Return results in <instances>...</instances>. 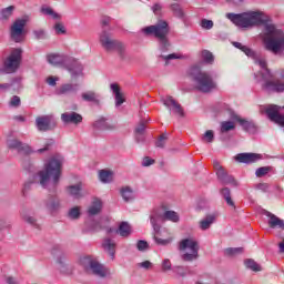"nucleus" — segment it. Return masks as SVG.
Instances as JSON below:
<instances>
[{"label": "nucleus", "mask_w": 284, "mask_h": 284, "mask_svg": "<svg viewBox=\"0 0 284 284\" xmlns=\"http://www.w3.org/2000/svg\"><path fill=\"white\" fill-rule=\"evenodd\" d=\"M9 150H17L20 154H32V148L28 144L21 143L17 139L7 140Z\"/></svg>", "instance_id": "f3484780"}, {"label": "nucleus", "mask_w": 284, "mask_h": 284, "mask_svg": "<svg viewBox=\"0 0 284 284\" xmlns=\"http://www.w3.org/2000/svg\"><path fill=\"white\" fill-rule=\"evenodd\" d=\"M266 216H268V225L270 227H280L281 230H284V221L278 219V216L272 214L271 212H266Z\"/></svg>", "instance_id": "c756f323"}, {"label": "nucleus", "mask_w": 284, "mask_h": 284, "mask_svg": "<svg viewBox=\"0 0 284 284\" xmlns=\"http://www.w3.org/2000/svg\"><path fill=\"white\" fill-rule=\"evenodd\" d=\"M180 250L183 252V261H195L199 258V242L194 237H187L180 242Z\"/></svg>", "instance_id": "1a4fd4ad"}, {"label": "nucleus", "mask_w": 284, "mask_h": 284, "mask_svg": "<svg viewBox=\"0 0 284 284\" xmlns=\"http://www.w3.org/2000/svg\"><path fill=\"white\" fill-rule=\"evenodd\" d=\"M161 101L165 108L170 111L171 114H175L176 116H185L183 112V108L174 100V98L166 95L161 98Z\"/></svg>", "instance_id": "4468645a"}, {"label": "nucleus", "mask_w": 284, "mask_h": 284, "mask_svg": "<svg viewBox=\"0 0 284 284\" xmlns=\"http://www.w3.org/2000/svg\"><path fill=\"white\" fill-rule=\"evenodd\" d=\"M181 219L179 217V213L175 211H165L163 212V209H155L150 214V223L155 230V232H159V225L163 223V221H171V223H179Z\"/></svg>", "instance_id": "423d86ee"}, {"label": "nucleus", "mask_w": 284, "mask_h": 284, "mask_svg": "<svg viewBox=\"0 0 284 284\" xmlns=\"http://www.w3.org/2000/svg\"><path fill=\"white\" fill-rule=\"evenodd\" d=\"M103 210V202L99 199H94L88 209L89 216H97Z\"/></svg>", "instance_id": "c85d7f7f"}, {"label": "nucleus", "mask_w": 284, "mask_h": 284, "mask_svg": "<svg viewBox=\"0 0 284 284\" xmlns=\"http://www.w3.org/2000/svg\"><path fill=\"white\" fill-rule=\"evenodd\" d=\"M36 128L39 132H48L52 130V115H42L36 119Z\"/></svg>", "instance_id": "6ab92c4d"}, {"label": "nucleus", "mask_w": 284, "mask_h": 284, "mask_svg": "<svg viewBox=\"0 0 284 284\" xmlns=\"http://www.w3.org/2000/svg\"><path fill=\"white\" fill-rule=\"evenodd\" d=\"M150 248V244L144 241V240H140L136 243V250H139V252H145Z\"/></svg>", "instance_id": "3c124183"}, {"label": "nucleus", "mask_w": 284, "mask_h": 284, "mask_svg": "<svg viewBox=\"0 0 284 284\" xmlns=\"http://www.w3.org/2000/svg\"><path fill=\"white\" fill-rule=\"evenodd\" d=\"M63 163L65 159L61 153L53 154L43 163V169L39 170L36 174L32 175V179L24 182L22 186V194L26 196L32 185L37 184L42 190H51V187H57L59 181H61V172L63 170Z\"/></svg>", "instance_id": "f03ea898"}, {"label": "nucleus", "mask_w": 284, "mask_h": 284, "mask_svg": "<svg viewBox=\"0 0 284 284\" xmlns=\"http://www.w3.org/2000/svg\"><path fill=\"white\" fill-rule=\"evenodd\" d=\"M105 220H100L99 222H93L90 224V232H99V230H103V226H101V223H103Z\"/></svg>", "instance_id": "4d7b16f0"}, {"label": "nucleus", "mask_w": 284, "mask_h": 284, "mask_svg": "<svg viewBox=\"0 0 284 284\" xmlns=\"http://www.w3.org/2000/svg\"><path fill=\"white\" fill-rule=\"evenodd\" d=\"M161 10H163V6L161 3H155L152 7V12H154V14H161Z\"/></svg>", "instance_id": "69168bd1"}, {"label": "nucleus", "mask_w": 284, "mask_h": 284, "mask_svg": "<svg viewBox=\"0 0 284 284\" xmlns=\"http://www.w3.org/2000/svg\"><path fill=\"white\" fill-rule=\"evenodd\" d=\"M81 99L85 101V103H95V105L101 103V95L92 90L82 92Z\"/></svg>", "instance_id": "b1692460"}, {"label": "nucleus", "mask_w": 284, "mask_h": 284, "mask_svg": "<svg viewBox=\"0 0 284 284\" xmlns=\"http://www.w3.org/2000/svg\"><path fill=\"white\" fill-rule=\"evenodd\" d=\"M172 272L175 274V278H185L190 275V268L186 266H173Z\"/></svg>", "instance_id": "72a5a7b5"}, {"label": "nucleus", "mask_w": 284, "mask_h": 284, "mask_svg": "<svg viewBox=\"0 0 284 284\" xmlns=\"http://www.w3.org/2000/svg\"><path fill=\"white\" fill-rule=\"evenodd\" d=\"M282 106L276 104H266L260 106L261 114H266L267 119L276 125L284 128V114H281Z\"/></svg>", "instance_id": "9b49d317"}, {"label": "nucleus", "mask_w": 284, "mask_h": 284, "mask_svg": "<svg viewBox=\"0 0 284 284\" xmlns=\"http://www.w3.org/2000/svg\"><path fill=\"white\" fill-rule=\"evenodd\" d=\"M65 261H68V258L65 257V254L61 253L57 257L58 270L63 271V268L65 267Z\"/></svg>", "instance_id": "de8ad7c7"}, {"label": "nucleus", "mask_w": 284, "mask_h": 284, "mask_svg": "<svg viewBox=\"0 0 284 284\" xmlns=\"http://www.w3.org/2000/svg\"><path fill=\"white\" fill-rule=\"evenodd\" d=\"M143 132H145V124L140 123L135 129V134H143Z\"/></svg>", "instance_id": "774afa93"}, {"label": "nucleus", "mask_w": 284, "mask_h": 284, "mask_svg": "<svg viewBox=\"0 0 284 284\" xmlns=\"http://www.w3.org/2000/svg\"><path fill=\"white\" fill-rule=\"evenodd\" d=\"M104 252H108L111 261H114L116 254V243L111 239H104L102 242Z\"/></svg>", "instance_id": "a878e982"}, {"label": "nucleus", "mask_w": 284, "mask_h": 284, "mask_svg": "<svg viewBox=\"0 0 284 284\" xmlns=\"http://www.w3.org/2000/svg\"><path fill=\"white\" fill-rule=\"evenodd\" d=\"M28 23V19L21 18L17 19L10 28V34L12 41L16 43H21L23 41V32L26 30V24Z\"/></svg>", "instance_id": "f8f14e48"}, {"label": "nucleus", "mask_w": 284, "mask_h": 284, "mask_svg": "<svg viewBox=\"0 0 284 284\" xmlns=\"http://www.w3.org/2000/svg\"><path fill=\"white\" fill-rule=\"evenodd\" d=\"M44 207L50 214H55V212L61 210V200L57 196H50L44 201Z\"/></svg>", "instance_id": "412c9836"}, {"label": "nucleus", "mask_w": 284, "mask_h": 284, "mask_svg": "<svg viewBox=\"0 0 284 284\" xmlns=\"http://www.w3.org/2000/svg\"><path fill=\"white\" fill-rule=\"evenodd\" d=\"M12 12H14V7L13 6H10L8 8L2 9L0 11L1 21H8V19L12 17Z\"/></svg>", "instance_id": "79ce46f5"}, {"label": "nucleus", "mask_w": 284, "mask_h": 284, "mask_svg": "<svg viewBox=\"0 0 284 284\" xmlns=\"http://www.w3.org/2000/svg\"><path fill=\"white\" fill-rule=\"evenodd\" d=\"M70 92H77V84L67 83L58 90V94H70Z\"/></svg>", "instance_id": "a19ab883"}, {"label": "nucleus", "mask_w": 284, "mask_h": 284, "mask_svg": "<svg viewBox=\"0 0 284 284\" xmlns=\"http://www.w3.org/2000/svg\"><path fill=\"white\" fill-rule=\"evenodd\" d=\"M95 130H105V119L101 118L93 123Z\"/></svg>", "instance_id": "052dcab7"}, {"label": "nucleus", "mask_w": 284, "mask_h": 284, "mask_svg": "<svg viewBox=\"0 0 284 284\" xmlns=\"http://www.w3.org/2000/svg\"><path fill=\"white\" fill-rule=\"evenodd\" d=\"M225 18L240 30H252L263 26L260 33L264 50L271 52L274 57H283L284 54V31L270 22V16L262 10H246L241 13L229 12Z\"/></svg>", "instance_id": "f257e3e1"}, {"label": "nucleus", "mask_w": 284, "mask_h": 284, "mask_svg": "<svg viewBox=\"0 0 284 284\" xmlns=\"http://www.w3.org/2000/svg\"><path fill=\"white\" fill-rule=\"evenodd\" d=\"M200 26L203 30H212V28H214V21L209 19H202Z\"/></svg>", "instance_id": "8fccbe9b"}, {"label": "nucleus", "mask_w": 284, "mask_h": 284, "mask_svg": "<svg viewBox=\"0 0 284 284\" xmlns=\"http://www.w3.org/2000/svg\"><path fill=\"white\" fill-rule=\"evenodd\" d=\"M256 190H260L261 192H267L270 190V184L267 183H258L256 184Z\"/></svg>", "instance_id": "e2e57ef3"}, {"label": "nucleus", "mask_w": 284, "mask_h": 284, "mask_svg": "<svg viewBox=\"0 0 284 284\" xmlns=\"http://www.w3.org/2000/svg\"><path fill=\"white\" fill-rule=\"evenodd\" d=\"M61 121L64 123H73L74 125H79V123L83 121V116L77 112H65L61 114Z\"/></svg>", "instance_id": "5701e85b"}, {"label": "nucleus", "mask_w": 284, "mask_h": 284, "mask_svg": "<svg viewBox=\"0 0 284 284\" xmlns=\"http://www.w3.org/2000/svg\"><path fill=\"white\" fill-rule=\"evenodd\" d=\"M22 54L23 50L20 48L12 49L9 57L4 60L3 69L0 70V72H3L4 74H13V72H17L19 65H21Z\"/></svg>", "instance_id": "9d476101"}, {"label": "nucleus", "mask_w": 284, "mask_h": 284, "mask_svg": "<svg viewBox=\"0 0 284 284\" xmlns=\"http://www.w3.org/2000/svg\"><path fill=\"white\" fill-rule=\"evenodd\" d=\"M80 264L87 272L94 274V276H99V278H105V276L110 274V270L90 256L81 257Z\"/></svg>", "instance_id": "0eeeda50"}, {"label": "nucleus", "mask_w": 284, "mask_h": 284, "mask_svg": "<svg viewBox=\"0 0 284 284\" xmlns=\"http://www.w3.org/2000/svg\"><path fill=\"white\" fill-rule=\"evenodd\" d=\"M136 267H139L140 270H152L154 267V264L150 261H144L138 263Z\"/></svg>", "instance_id": "864d4df0"}, {"label": "nucleus", "mask_w": 284, "mask_h": 284, "mask_svg": "<svg viewBox=\"0 0 284 284\" xmlns=\"http://www.w3.org/2000/svg\"><path fill=\"white\" fill-rule=\"evenodd\" d=\"M98 179L100 183L108 185L114 181V171L110 169H102L98 172Z\"/></svg>", "instance_id": "393cba45"}, {"label": "nucleus", "mask_w": 284, "mask_h": 284, "mask_svg": "<svg viewBox=\"0 0 284 284\" xmlns=\"http://www.w3.org/2000/svg\"><path fill=\"white\" fill-rule=\"evenodd\" d=\"M243 252L242 247H231L225 250V254L227 256H236V254H241Z\"/></svg>", "instance_id": "5fc2aeb1"}, {"label": "nucleus", "mask_w": 284, "mask_h": 284, "mask_svg": "<svg viewBox=\"0 0 284 284\" xmlns=\"http://www.w3.org/2000/svg\"><path fill=\"white\" fill-rule=\"evenodd\" d=\"M235 125L234 122L232 121H224L221 123V132L225 133V132H230L232 130H234Z\"/></svg>", "instance_id": "a18cd8bd"}, {"label": "nucleus", "mask_w": 284, "mask_h": 284, "mask_svg": "<svg viewBox=\"0 0 284 284\" xmlns=\"http://www.w3.org/2000/svg\"><path fill=\"white\" fill-rule=\"evenodd\" d=\"M215 169H216V174L217 179L224 184L229 185L230 183H234V178L231 175L225 174V170L221 168L219 162H214Z\"/></svg>", "instance_id": "bb28decb"}, {"label": "nucleus", "mask_w": 284, "mask_h": 284, "mask_svg": "<svg viewBox=\"0 0 284 284\" xmlns=\"http://www.w3.org/2000/svg\"><path fill=\"white\" fill-rule=\"evenodd\" d=\"M143 168H150V165H154V160L151 158H144L142 161Z\"/></svg>", "instance_id": "0e129e2a"}, {"label": "nucleus", "mask_w": 284, "mask_h": 284, "mask_svg": "<svg viewBox=\"0 0 284 284\" xmlns=\"http://www.w3.org/2000/svg\"><path fill=\"white\" fill-rule=\"evenodd\" d=\"M120 194H121L123 201H125V203H130V201H134V199H135L134 190L130 186H123L120 190Z\"/></svg>", "instance_id": "2f4dec72"}, {"label": "nucleus", "mask_w": 284, "mask_h": 284, "mask_svg": "<svg viewBox=\"0 0 284 284\" xmlns=\"http://www.w3.org/2000/svg\"><path fill=\"white\" fill-rule=\"evenodd\" d=\"M55 34H65V26L61 22H57L53 27Z\"/></svg>", "instance_id": "13d9d810"}, {"label": "nucleus", "mask_w": 284, "mask_h": 284, "mask_svg": "<svg viewBox=\"0 0 284 284\" xmlns=\"http://www.w3.org/2000/svg\"><path fill=\"white\" fill-rule=\"evenodd\" d=\"M70 60L65 70L70 72L71 77H83V64L72 57H70Z\"/></svg>", "instance_id": "a211bd4d"}, {"label": "nucleus", "mask_w": 284, "mask_h": 284, "mask_svg": "<svg viewBox=\"0 0 284 284\" xmlns=\"http://www.w3.org/2000/svg\"><path fill=\"white\" fill-rule=\"evenodd\" d=\"M41 12L42 14H44L45 17H50L51 19H53L54 21H59V19H61V14L57 13L52 8L50 7H42L41 8Z\"/></svg>", "instance_id": "58836bf2"}, {"label": "nucleus", "mask_w": 284, "mask_h": 284, "mask_svg": "<svg viewBox=\"0 0 284 284\" xmlns=\"http://www.w3.org/2000/svg\"><path fill=\"white\" fill-rule=\"evenodd\" d=\"M162 272H170L172 271L174 267H172V262L170 261V258H164L162 261Z\"/></svg>", "instance_id": "603ef678"}, {"label": "nucleus", "mask_w": 284, "mask_h": 284, "mask_svg": "<svg viewBox=\"0 0 284 284\" xmlns=\"http://www.w3.org/2000/svg\"><path fill=\"white\" fill-rule=\"evenodd\" d=\"M272 170V168L270 166H262V168H258L256 171H255V175L261 179L263 176H265L266 174H270V171Z\"/></svg>", "instance_id": "09e8293b"}, {"label": "nucleus", "mask_w": 284, "mask_h": 284, "mask_svg": "<svg viewBox=\"0 0 284 284\" xmlns=\"http://www.w3.org/2000/svg\"><path fill=\"white\" fill-rule=\"evenodd\" d=\"M116 232L122 239H128L132 234V226L128 222H121Z\"/></svg>", "instance_id": "7c9ffc66"}, {"label": "nucleus", "mask_w": 284, "mask_h": 284, "mask_svg": "<svg viewBox=\"0 0 284 284\" xmlns=\"http://www.w3.org/2000/svg\"><path fill=\"white\" fill-rule=\"evenodd\" d=\"M67 216L71 221H78V219H81V206H73L69 209Z\"/></svg>", "instance_id": "4c0bfd02"}, {"label": "nucleus", "mask_w": 284, "mask_h": 284, "mask_svg": "<svg viewBox=\"0 0 284 284\" xmlns=\"http://www.w3.org/2000/svg\"><path fill=\"white\" fill-rule=\"evenodd\" d=\"M170 10L173 13V17H176V19H181V21H185V11H183V8L179 3H172L170 6Z\"/></svg>", "instance_id": "473e14b6"}, {"label": "nucleus", "mask_w": 284, "mask_h": 284, "mask_svg": "<svg viewBox=\"0 0 284 284\" xmlns=\"http://www.w3.org/2000/svg\"><path fill=\"white\" fill-rule=\"evenodd\" d=\"M162 59L168 63V61H172V59H185V55L181 53H171L169 55H162Z\"/></svg>", "instance_id": "6e6d98bb"}, {"label": "nucleus", "mask_w": 284, "mask_h": 284, "mask_svg": "<svg viewBox=\"0 0 284 284\" xmlns=\"http://www.w3.org/2000/svg\"><path fill=\"white\" fill-rule=\"evenodd\" d=\"M168 141V136L162 135L160 139L155 142L156 148H165V143Z\"/></svg>", "instance_id": "680f3d73"}, {"label": "nucleus", "mask_w": 284, "mask_h": 284, "mask_svg": "<svg viewBox=\"0 0 284 284\" xmlns=\"http://www.w3.org/2000/svg\"><path fill=\"white\" fill-rule=\"evenodd\" d=\"M99 41L103 50L106 52H123V50H125V44L112 38V33H110V31L103 30L99 34Z\"/></svg>", "instance_id": "6e6552de"}, {"label": "nucleus", "mask_w": 284, "mask_h": 284, "mask_svg": "<svg viewBox=\"0 0 284 284\" xmlns=\"http://www.w3.org/2000/svg\"><path fill=\"white\" fill-rule=\"evenodd\" d=\"M202 141L203 143H213L214 142V131L207 130L205 133L202 135Z\"/></svg>", "instance_id": "49530a36"}, {"label": "nucleus", "mask_w": 284, "mask_h": 284, "mask_svg": "<svg viewBox=\"0 0 284 284\" xmlns=\"http://www.w3.org/2000/svg\"><path fill=\"white\" fill-rule=\"evenodd\" d=\"M214 221H216V216H214V215H209V216L204 217L200 222V229L203 230V231L210 230V227L212 226Z\"/></svg>", "instance_id": "e433bc0d"}, {"label": "nucleus", "mask_w": 284, "mask_h": 284, "mask_svg": "<svg viewBox=\"0 0 284 284\" xmlns=\"http://www.w3.org/2000/svg\"><path fill=\"white\" fill-rule=\"evenodd\" d=\"M237 122L245 132H254V130H256V125L247 119L240 118Z\"/></svg>", "instance_id": "f704fd0d"}, {"label": "nucleus", "mask_w": 284, "mask_h": 284, "mask_svg": "<svg viewBox=\"0 0 284 284\" xmlns=\"http://www.w3.org/2000/svg\"><path fill=\"white\" fill-rule=\"evenodd\" d=\"M57 81H59V78H57V77L47 78L48 85L54 87V85H57Z\"/></svg>", "instance_id": "338daca9"}, {"label": "nucleus", "mask_w": 284, "mask_h": 284, "mask_svg": "<svg viewBox=\"0 0 284 284\" xmlns=\"http://www.w3.org/2000/svg\"><path fill=\"white\" fill-rule=\"evenodd\" d=\"M234 48H237V50H241L250 59H253L255 65L260 67V73H255V81L262 85L265 83L267 79H272V73L270 72V69H267V60L261 54L256 53V51L250 49L247 45H243L241 42H233Z\"/></svg>", "instance_id": "7ed1b4c3"}, {"label": "nucleus", "mask_w": 284, "mask_h": 284, "mask_svg": "<svg viewBox=\"0 0 284 284\" xmlns=\"http://www.w3.org/2000/svg\"><path fill=\"white\" fill-rule=\"evenodd\" d=\"M83 184L79 182L78 184H72L65 187V192L69 196H72V199H83Z\"/></svg>", "instance_id": "4be33fe9"}, {"label": "nucleus", "mask_w": 284, "mask_h": 284, "mask_svg": "<svg viewBox=\"0 0 284 284\" xmlns=\"http://www.w3.org/2000/svg\"><path fill=\"white\" fill-rule=\"evenodd\" d=\"M222 196H224L227 205H231V207H234V201H232V195L230 193V189L224 187L221 191Z\"/></svg>", "instance_id": "c03bdc74"}, {"label": "nucleus", "mask_w": 284, "mask_h": 284, "mask_svg": "<svg viewBox=\"0 0 284 284\" xmlns=\"http://www.w3.org/2000/svg\"><path fill=\"white\" fill-rule=\"evenodd\" d=\"M201 59L207 65H212V63H214V54L211 51H209V50H202L201 51Z\"/></svg>", "instance_id": "ea45409f"}, {"label": "nucleus", "mask_w": 284, "mask_h": 284, "mask_svg": "<svg viewBox=\"0 0 284 284\" xmlns=\"http://www.w3.org/2000/svg\"><path fill=\"white\" fill-rule=\"evenodd\" d=\"M261 88L265 90V92H284V74L282 75V80H277L276 82L267 79L262 82Z\"/></svg>", "instance_id": "dca6fc26"}, {"label": "nucleus", "mask_w": 284, "mask_h": 284, "mask_svg": "<svg viewBox=\"0 0 284 284\" xmlns=\"http://www.w3.org/2000/svg\"><path fill=\"white\" fill-rule=\"evenodd\" d=\"M110 90L115 97V106L119 108L125 103V98L123 97V93L121 92V88H119V84L111 83Z\"/></svg>", "instance_id": "cd10ccee"}, {"label": "nucleus", "mask_w": 284, "mask_h": 284, "mask_svg": "<svg viewBox=\"0 0 284 284\" xmlns=\"http://www.w3.org/2000/svg\"><path fill=\"white\" fill-rule=\"evenodd\" d=\"M193 85L197 92H202L203 94H210V92H214L219 90V83L212 77V73L209 71H192Z\"/></svg>", "instance_id": "39448f33"}, {"label": "nucleus", "mask_w": 284, "mask_h": 284, "mask_svg": "<svg viewBox=\"0 0 284 284\" xmlns=\"http://www.w3.org/2000/svg\"><path fill=\"white\" fill-rule=\"evenodd\" d=\"M22 221L24 223H28V225H32L33 227H37V217L30 211H23L21 213Z\"/></svg>", "instance_id": "c9c22d12"}, {"label": "nucleus", "mask_w": 284, "mask_h": 284, "mask_svg": "<svg viewBox=\"0 0 284 284\" xmlns=\"http://www.w3.org/2000/svg\"><path fill=\"white\" fill-rule=\"evenodd\" d=\"M263 159V155L258 153H240L235 156V161L239 163H256L257 161H261Z\"/></svg>", "instance_id": "aec40b11"}, {"label": "nucleus", "mask_w": 284, "mask_h": 284, "mask_svg": "<svg viewBox=\"0 0 284 284\" xmlns=\"http://www.w3.org/2000/svg\"><path fill=\"white\" fill-rule=\"evenodd\" d=\"M168 32H170V29L168 22L164 20H160L156 24L140 29V34H143V37H155V39H159L161 52H165L168 48H170Z\"/></svg>", "instance_id": "20e7f679"}, {"label": "nucleus", "mask_w": 284, "mask_h": 284, "mask_svg": "<svg viewBox=\"0 0 284 284\" xmlns=\"http://www.w3.org/2000/svg\"><path fill=\"white\" fill-rule=\"evenodd\" d=\"M244 264L245 267H247V270H252V272H261L263 270L254 260H246Z\"/></svg>", "instance_id": "37998d69"}, {"label": "nucleus", "mask_w": 284, "mask_h": 284, "mask_svg": "<svg viewBox=\"0 0 284 284\" xmlns=\"http://www.w3.org/2000/svg\"><path fill=\"white\" fill-rule=\"evenodd\" d=\"M154 232V241L158 245H170L172 243V239L170 237V231L168 229H162L161 224H159V230L153 229Z\"/></svg>", "instance_id": "2eb2a0df"}, {"label": "nucleus", "mask_w": 284, "mask_h": 284, "mask_svg": "<svg viewBox=\"0 0 284 284\" xmlns=\"http://www.w3.org/2000/svg\"><path fill=\"white\" fill-rule=\"evenodd\" d=\"M47 61L50 65H53L54 68H68V63L72 61L70 59V55L61 54V53H49L47 54Z\"/></svg>", "instance_id": "ddd939ff"}, {"label": "nucleus", "mask_w": 284, "mask_h": 284, "mask_svg": "<svg viewBox=\"0 0 284 284\" xmlns=\"http://www.w3.org/2000/svg\"><path fill=\"white\" fill-rule=\"evenodd\" d=\"M10 108H19L21 105V98L13 95L9 102Z\"/></svg>", "instance_id": "bf43d9fd"}]
</instances>
